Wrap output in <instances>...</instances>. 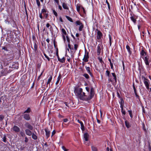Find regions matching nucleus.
Masks as SVG:
<instances>
[{
	"label": "nucleus",
	"mask_w": 151,
	"mask_h": 151,
	"mask_svg": "<svg viewBox=\"0 0 151 151\" xmlns=\"http://www.w3.org/2000/svg\"><path fill=\"white\" fill-rule=\"evenodd\" d=\"M83 89L82 88L78 87H75L74 89V92L76 95L79 98H83L81 93H82Z\"/></svg>",
	"instance_id": "nucleus-1"
},
{
	"label": "nucleus",
	"mask_w": 151,
	"mask_h": 151,
	"mask_svg": "<svg viewBox=\"0 0 151 151\" xmlns=\"http://www.w3.org/2000/svg\"><path fill=\"white\" fill-rule=\"evenodd\" d=\"M142 58L143 59L144 62L146 65V67L147 68L149 67V64L150 62V60L149 59V57L148 56H146L145 57H142Z\"/></svg>",
	"instance_id": "nucleus-2"
},
{
	"label": "nucleus",
	"mask_w": 151,
	"mask_h": 151,
	"mask_svg": "<svg viewBox=\"0 0 151 151\" xmlns=\"http://www.w3.org/2000/svg\"><path fill=\"white\" fill-rule=\"evenodd\" d=\"M94 94V89L92 88H91L89 95L86 98V100H89L93 97Z\"/></svg>",
	"instance_id": "nucleus-3"
},
{
	"label": "nucleus",
	"mask_w": 151,
	"mask_h": 151,
	"mask_svg": "<svg viewBox=\"0 0 151 151\" xmlns=\"http://www.w3.org/2000/svg\"><path fill=\"white\" fill-rule=\"evenodd\" d=\"M142 78L143 80L144 83L146 88L147 89H148L149 88V80L144 77L143 76H142Z\"/></svg>",
	"instance_id": "nucleus-4"
},
{
	"label": "nucleus",
	"mask_w": 151,
	"mask_h": 151,
	"mask_svg": "<svg viewBox=\"0 0 151 151\" xmlns=\"http://www.w3.org/2000/svg\"><path fill=\"white\" fill-rule=\"evenodd\" d=\"M22 116L24 119L27 121H29L31 119L30 116L29 114H24Z\"/></svg>",
	"instance_id": "nucleus-5"
},
{
	"label": "nucleus",
	"mask_w": 151,
	"mask_h": 151,
	"mask_svg": "<svg viewBox=\"0 0 151 151\" xmlns=\"http://www.w3.org/2000/svg\"><path fill=\"white\" fill-rule=\"evenodd\" d=\"M24 126L25 128H27V129H29L30 130H32L33 129V126L28 122H26L25 123Z\"/></svg>",
	"instance_id": "nucleus-6"
},
{
	"label": "nucleus",
	"mask_w": 151,
	"mask_h": 151,
	"mask_svg": "<svg viewBox=\"0 0 151 151\" xmlns=\"http://www.w3.org/2000/svg\"><path fill=\"white\" fill-rule=\"evenodd\" d=\"M110 72L108 70H107L106 71V74L107 76L109 78H108V81L109 83L111 82L112 83L113 82V80H112V78H111V77L110 76Z\"/></svg>",
	"instance_id": "nucleus-7"
},
{
	"label": "nucleus",
	"mask_w": 151,
	"mask_h": 151,
	"mask_svg": "<svg viewBox=\"0 0 151 151\" xmlns=\"http://www.w3.org/2000/svg\"><path fill=\"white\" fill-rule=\"evenodd\" d=\"M42 13L43 14L45 19L47 18L48 17V13L47 10L46 9H42Z\"/></svg>",
	"instance_id": "nucleus-8"
},
{
	"label": "nucleus",
	"mask_w": 151,
	"mask_h": 151,
	"mask_svg": "<svg viewBox=\"0 0 151 151\" xmlns=\"http://www.w3.org/2000/svg\"><path fill=\"white\" fill-rule=\"evenodd\" d=\"M88 58L89 56L88 55V52H85L84 57L83 59V60L85 62H87L88 61Z\"/></svg>",
	"instance_id": "nucleus-9"
},
{
	"label": "nucleus",
	"mask_w": 151,
	"mask_h": 151,
	"mask_svg": "<svg viewBox=\"0 0 151 151\" xmlns=\"http://www.w3.org/2000/svg\"><path fill=\"white\" fill-rule=\"evenodd\" d=\"M12 129L16 133L19 132L20 131V129L16 125H14V127L12 128Z\"/></svg>",
	"instance_id": "nucleus-10"
},
{
	"label": "nucleus",
	"mask_w": 151,
	"mask_h": 151,
	"mask_svg": "<svg viewBox=\"0 0 151 151\" xmlns=\"http://www.w3.org/2000/svg\"><path fill=\"white\" fill-rule=\"evenodd\" d=\"M45 132L46 136V137L47 138H48V137H49L50 135V130H49L47 128H45Z\"/></svg>",
	"instance_id": "nucleus-11"
},
{
	"label": "nucleus",
	"mask_w": 151,
	"mask_h": 151,
	"mask_svg": "<svg viewBox=\"0 0 151 151\" xmlns=\"http://www.w3.org/2000/svg\"><path fill=\"white\" fill-rule=\"evenodd\" d=\"M102 35V33L100 30H98L97 35V39L98 40L100 39Z\"/></svg>",
	"instance_id": "nucleus-12"
},
{
	"label": "nucleus",
	"mask_w": 151,
	"mask_h": 151,
	"mask_svg": "<svg viewBox=\"0 0 151 151\" xmlns=\"http://www.w3.org/2000/svg\"><path fill=\"white\" fill-rule=\"evenodd\" d=\"M97 53L98 55H99L101 52V49L100 45H99L97 47Z\"/></svg>",
	"instance_id": "nucleus-13"
},
{
	"label": "nucleus",
	"mask_w": 151,
	"mask_h": 151,
	"mask_svg": "<svg viewBox=\"0 0 151 151\" xmlns=\"http://www.w3.org/2000/svg\"><path fill=\"white\" fill-rule=\"evenodd\" d=\"M62 6L64 9L66 10H69L68 5L66 3L63 2L62 3Z\"/></svg>",
	"instance_id": "nucleus-14"
},
{
	"label": "nucleus",
	"mask_w": 151,
	"mask_h": 151,
	"mask_svg": "<svg viewBox=\"0 0 151 151\" xmlns=\"http://www.w3.org/2000/svg\"><path fill=\"white\" fill-rule=\"evenodd\" d=\"M85 68L87 72V73L89 74L90 76L92 77H93V76L92 74V73L90 71V68L89 67H88L87 66H85Z\"/></svg>",
	"instance_id": "nucleus-15"
},
{
	"label": "nucleus",
	"mask_w": 151,
	"mask_h": 151,
	"mask_svg": "<svg viewBox=\"0 0 151 151\" xmlns=\"http://www.w3.org/2000/svg\"><path fill=\"white\" fill-rule=\"evenodd\" d=\"M140 54L142 58V57H145L144 56H145L147 55L146 52L143 48L141 49V50L140 52Z\"/></svg>",
	"instance_id": "nucleus-16"
},
{
	"label": "nucleus",
	"mask_w": 151,
	"mask_h": 151,
	"mask_svg": "<svg viewBox=\"0 0 151 151\" xmlns=\"http://www.w3.org/2000/svg\"><path fill=\"white\" fill-rule=\"evenodd\" d=\"M81 95L82 96V99L81 98H79L81 100H86V98L87 97L85 95V93L84 92H83L81 93Z\"/></svg>",
	"instance_id": "nucleus-17"
},
{
	"label": "nucleus",
	"mask_w": 151,
	"mask_h": 151,
	"mask_svg": "<svg viewBox=\"0 0 151 151\" xmlns=\"http://www.w3.org/2000/svg\"><path fill=\"white\" fill-rule=\"evenodd\" d=\"M29 129H26L25 130V132L26 134L28 136H31L32 135V132Z\"/></svg>",
	"instance_id": "nucleus-18"
},
{
	"label": "nucleus",
	"mask_w": 151,
	"mask_h": 151,
	"mask_svg": "<svg viewBox=\"0 0 151 151\" xmlns=\"http://www.w3.org/2000/svg\"><path fill=\"white\" fill-rule=\"evenodd\" d=\"M78 122L81 124V129L82 131H83L85 130L84 127L83 123L82 121H80L79 120H77Z\"/></svg>",
	"instance_id": "nucleus-19"
},
{
	"label": "nucleus",
	"mask_w": 151,
	"mask_h": 151,
	"mask_svg": "<svg viewBox=\"0 0 151 151\" xmlns=\"http://www.w3.org/2000/svg\"><path fill=\"white\" fill-rule=\"evenodd\" d=\"M83 137H84V140L86 141H88V137H89V135L88 133H85L84 134Z\"/></svg>",
	"instance_id": "nucleus-20"
},
{
	"label": "nucleus",
	"mask_w": 151,
	"mask_h": 151,
	"mask_svg": "<svg viewBox=\"0 0 151 151\" xmlns=\"http://www.w3.org/2000/svg\"><path fill=\"white\" fill-rule=\"evenodd\" d=\"M61 31L62 32V35H67V32L64 28H62L61 29Z\"/></svg>",
	"instance_id": "nucleus-21"
},
{
	"label": "nucleus",
	"mask_w": 151,
	"mask_h": 151,
	"mask_svg": "<svg viewBox=\"0 0 151 151\" xmlns=\"http://www.w3.org/2000/svg\"><path fill=\"white\" fill-rule=\"evenodd\" d=\"M126 49H127L130 55L132 53V52L130 50V48L128 45H127L126 46Z\"/></svg>",
	"instance_id": "nucleus-22"
},
{
	"label": "nucleus",
	"mask_w": 151,
	"mask_h": 151,
	"mask_svg": "<svg viewBox=\"0 0 151 151\" xmlns=\"http://www.w3.org/2000/svg\"><path fill=\"white\" fill-rule=\"evenodd\" d=\"M111 74L113 77V78L112 79L113 80V81L114 80L115 81V82H116V75L114 73H111Z\"/></svg>",
	"instance_id": "nucleus-23"
},
{
	"label": "nucleus",
	"mask_w": 151,
	"mask_h": 151,
	"mask_svg": "<svg viewBox=\"0 0 151 151\" xmlns=\"http://www.w3.org/2000/svg\"><path fill=\"white\" fill-rule=\"evenodd\" d=\"M75 23L76 26L79 25L80 26L83 25V24L79 20H77L76 21Z\"/></svg>",
	"instance_id": "nucleus-24"
},
{
	"label": "nucleus",
	"mask_w": 151,
	"mask_h": 151,
	"mask_svg": "<svg viewBox=\"0 0 151 151\" xmlns=\"http://www.w3.org/2000/svg\"><path fill=\"white\" fill-rule=\"evenodd\" d=\"M131 15V16L130 17L131 20L134 24H135L136 22V20L135 19L134 17L133 16H132V14Z\"/></svg>",
	"instance_id": "nucleus-25"
},
{
	"label": "nucleus",
	"mask_w": 151,
	"mask_h": 151,
	"mask_svg": "<svg viewBox=\"0 0 151 151\" xmlns=\"http://www.w3.org/2000/svg\"><path fill=\"white\" fill-rule=\"evenodd\" d=\"M31 109L29 107L27 108V109L24 112V114H27V113H30L31 111Z\"/></svg>",
	"instance_id": "nucleus-26"
},
{
	"label": "nucleus",
	"mask_w": 151,
	"mask_h": 151,
	"mask_svg": "<svg viewBox=\"0 0 151 151\" xmlns=\"http://www.w3.org/2000/svg\"><path fill=\"white\" fill-rule=\"evenodd\" d=\"M52 77L51 76H50L48 79V81L47 83V85H48V84H50V83L52 80Z\"/></svg>",
	"instance_id": "nucleus-27"
},
{
	"label": "nucleus",
	"mask_w": 151,
	"mask_h": 151,
	"mask_svg": "<svg viewBox=\"0 0 151 151\" xmlns=\"http://www.w3.org/2000/svg\"><path fill=\"white\" fill-rule=\"evenodd\" d=\"M124 104V101L122 99H121V102L120 103V107L121 109H123V104Z\"/></svg>",
	"instance_id": "nucleus-28"
},
{
	"label": "nucleus",
	"mask_w": 151,
	"mask_h": 151,
	"mask_svg": "<svg viewBox=\"0 0 151 151\" xmlns=\"http://www.w3.org/2000/svg\"><path fill=\"white\" fill-rule=\"evenodd\" d=\"M65 58H64V57H63L61 59H60V58H59V60H58L60 62V63H64V62H65Z\"/></svg>",
	"instance_id": "nucleus-29"
},
{
	"label": "nucleus",
	"mask_w": 151,
	"mask_h": 151,
	"mask_svg": "<svg viewBox=\"0 0 151 151\" xmlns=\"http://www.w3.org/2000/svg\"><path fill=\"white\" fill-rule=\"evenodd\" d=\"M108 60L110 63V66H111V69H113V63L112 62L111 60L110 59H109Z\"/></svg>",
	"instance_id": "nucleus-30"
},
{
	"label": "nucleus",
	"mask_w": 151,
	"mask_h": 151,
	"mask_svg": "<svg viewBox=\"0 0 151 151\" xmlns=\"http://www.w3.org/2000/svg\"><path fill=\"white\" fill-rule=\"evenodd\" d=\"M32 138L33 139L35 140L37 139V137L35 134L34 133H32Z\"/></svg>",
	"instance_id": "nucleus-31"
},
{
	"label": "nucleus",
	"mask_w": 151,
	"mask_h": 151,
	"mask_svg": "<svg viewBox=\"0 0 151 151\" xmlns=\"http://www.w3.org/2000/svg\"><path fill=\"white\" fill-rule=\"evenodd\" d=\"M61 77L59 75L57 78V80L56 83V85L58 84L59 83L61 79Z\"/></svg>",
	"instance_id": "nucleus-32"
},
{
	"label": "nucleus",
	"mask_w": 151,
	"mask_h": 151,
	"mask_svg": "<svg viewBox=\"0 0 151 151\" xmlns=\"http://www.w3.org/2000/svg\"><path fill=\"white\" fill-rule=\"evenodd\" d=\"M98 59L99 60V61L100 63H101V64L103 65V64H104V62L102 60V59L101 58H100L99 57L98 58Z\"/></svg>",
	"instance_id": "nucleus-33"
},
{
	"label": "nucleus",
	"mask_w": 151,
	"mask_h": 151,
	"mask_svg": "<svg viewBox=\"0 0 151 151\" xmlns=\"http://www.w3.org/2000/svg\"><path fill=\"white\" fill-rule=\"evenodd\" d=\"M65 17L66 18L68 19V20L69 21L72 22H73V20L71 17L67 16H66Z\"/></svg>",
	"instance_id": "nucleus-34"
},
{
	"label": "nucleus",
	"mask_w": 151,
	"mask_h": 151,
	"mask_svg": "<svg viewBox=\"0 0 151 151\" xmlns=\"http://www.w3.org/2000/svg\"><path fill=\"white\" fill-rule=\"evenodd\" d=\"M125 125H126V127H127L128 128H129V127H130V126L129 124V122H128L127 121H125Z\"/></svg>",
	"instance_id": "nucleus-35"
},
{
	"label": "nucleus",
	"mask_w": 151,
	"mask_h": 151,
	"mask_svg": "<svg viewBox=\"0 0 151 151\" xmlns=\"http://www.w3.org/2000/svg\"><path fill=\"white\" fill-rule=\"evenodd\" d=\"M83 76L86 79H88L89 78V75L87 73H85Z\"/></svg>",
	"instance_id": "nucleus-36"
},
{
	"label": "nucleus",
	"mask_w": 151,
	"mask_h": 151,
	"mask_svg": "<svg viewBox=\"0 0 151 151\" xmlns=\"http://www.w3.org/2000/svg\"><path fill=\"white\" fill-rule=\"evenodd\" d=\"M83 27L84 26L83 24L80 26L78 30L80 31H82V30L83 29Z\"/></svg>",
	"instance_id": "nucleus-37"
},
{
	"label": "nucleus",
	"mask_w": 151,
	"mask_h": 151,
	"mask_svg": "<svg viewBox=\"0 0 151 151\" xmlns=\"http://www.w3.org/2000/svg\"><path fill=\"white\" fill-rule=\"evenodd\" d=\"M91 148L92 151H97V149L95 147L92 146L91 147Z\"/></svg>",
	"instance_id": "nucleus-38"
},
{
	"label": "nucleus",
	"mask_w": 151,
	"mask_h": 151,
	"mask_svg": "<svg viewBox=\"0 0 151 151\" xmlns=\"http://www.w3.org/2000/svg\"><path fill=\"white\" fill-rule=\"evenodd\" d=\"M128 112L129 114V115L130 116V117H131V118H132V117H133V116H132V111L129 110L128 111Z\"/></svg>",
	"instance_id": "nucleus-39"
},
{
	"label": "nucleus",
	"mask_w": 151,
	"mask_h": 151,
	"mask_svg": "<svg viewBox=\"0 0 151 151\" xmlns=\"http://www.w3.org/2000/svg\"><path fill=\"white\" fill-rule=\"evenodd\" d=\"M3 141L4 142H6V138L5 136H4L2 138Z\"/></svg>",
	"instance_id": "nucleus-40"
},
{
	"label": "nucleus",
	"mask_w": 151,
	"mask_h": 151,
	"mask_svg": "<svg viewBox=\"0 0 151 151\" xmlns=\"http://www.w3.org/2000/svg\"><path fill=\"white\" fill-rule=\"evenodd\" d=\"M52 12L54 15H55L56 17H57L58 15L57 12L54 10H53Z\"/></svg>",
	"instance_id": "nucleus-41"
},
{
	"label": "nucleus",
	"mask_w": 151,
	"mask_h": 151,
	"mask_svg": "<svg viewBox=\"0 0 151 151\" xmlns=\"http://www.w3.org/2000/svg\"><path fill=\"white\" fill-rule=\"evenodd\" d=\"M4 118V116L3 115H0V121H2Z\"/></svg>",
	"instance_id": "nucleus-42"
},
{
	"label": "nucleus",
	"mask_w": 151,
	"mask_h": 151,
	"mask_svg": "<svg viewBox=\"0 0 151 151\" xmlns=\"http://www.w3.org/2000/svg\"><path fill=\"white\" fill-rule=\"evenodd\" d=\"M44 55L45 56V57L49 61L50 60V58L48 56H47L45 53H44Z\"/></svg>",
	"instance_id": "nucleus-43"
},
{
	"label": "nucleus",
	"mask_w": 151,
	"mask_h": 151,
	"mask_svg": "<svg viewBox=\"0 0 151 151\" xmlns=\"http://www.w3.org/2000/svg\"><path fill=\"white\" fill-rule=\"evenodd\" d=\"M109 40L110 44V45L111 46V36L110 35H109Z\"/></svg>",
	"instance_id": "nucleus-44"
},
{
	"label": "nucleus",
	"mask_w": 151,
	"mask_h": 151,
	"mask_svg": "<svg viewBox=\"0 0 151 151\" xmlns=\"http://www.w3.org/2000/svg\"><path fill=\"white\" fill-rule=\"evenodd\" d=\"M78 45H77V44H75L74 45V49L75 50V51L77 49V48H78Z\"/></svg>",
	"instance_id": "nucleus-45"
},
{
	"label": "nucleus",
	"mask_w": 151,
	"mask_h": 151,
	"mask_svg": "<svg viewBox=\"0 0 151 151\" xmlns=\"http://www.w3.org/2000/svg\"><path fill=\"white\" fill-rule=\"evenodd\" d=\"M37 4L38 6H40V4L39 0H36Z\"/></svg>",
	"instance_id": "nucleus-46"
},
{
	"label": "nucleus",
	"mask_w": 151,
	"mask_h": 151,
	"mask_svg": "<svg viewBox=\"0 0 151 151\" xmlns=\"http://www.w3.org/2000/svg\"><path fill=\"white\" fill-rule=\"evenodd\" d=\"M20 133L22 137H24V136L25 134L23 132L21 131L20 132Z\"/></svg>",
	"instance_id": "nucleus-47"
},
{
	"label": "nucleus",
	"mask_w": 151,
	"mask_h": 151,
	"mask_svg": "<svg viewBox=\"0 0 151 151\" xmlns=\"http://www.w3.org/2000/svg\"><path fill=\"white\" fill-rule=\"evenodd\" d=\"M106 2L107 4V5H108V8L109 9H110V4L108 2L107 0H106Z\"/></svg>",
	"instance_id": "nucleus-48"
},
{
	"label": "nucleus",
	"mask_w": 151,
	"mask_h": 151,
	"mask_svg": "<svg viewBox=\"0 0 151 151\" xmlns=\"http://www.w3.org/2000/svg\"><path fill=\"white\" fill-rule=\"evenodd\" d=\"M122 112V114L124 115H125L126 114V111L125 110H124L123 109H121Z\"/></svg>",
	"instance_id": "nucleus-49"
},
{
	"label": "nucleus",
	"mask_w": 151,
	"mask_h": 151,
	"mask_svg": "<svg viewBox=\"0 0 151 151\" xmlns=\"http://www.w3.org/2000/svg\"><path fill=\"white\" fill-rule=\"evenodd\" d=\"M56 132L55 130H54L52 133L51 137H52L55 133Z\"/></svg>",
	"instance_id": "nucleus-50"
},
{
	"label": "nucleus",
	"mask_w": 151,
	"mask_h": 151,
	"mask_svg": "<svg viewBox=\"0 0 151 151\" xmlns=\"http://www.w3.org/2000/svg\"><path fill=\"white\" fill-rule=\"evenodd\" d=\"M34 49H35V51H36L37 50V45L36 43H35L34 45Z\"/></svg>",
	"instance_id": "nucleus-51"
},
{
	"label": "nucleus",
	"mask_w": 151,
	"mask_h": 151,
	"mask_svg": "<svg viewBox=\"0 0 151 151\" xmlns=\"http://www.w3.org/2000/svg\"><path fill=\"white\" fill-rule=\"evenodd\" d=\"M66 38L67 41L68 42V43H70V40L68 37V36H66Z\"/></svg>",
	"instance_id": "nucleus-52"
},
{
	"label": "nucleus",
	"mask_w": 151,
	"mask_h": 151,
	"mask_svg": "<svg viewBox=\"0 0 151 151\" xmlns=\"http://www.w3.org/2000/svg\"><path fill=\"white\" fill-rule=\"evenodd\" d=\"M65 36V35H62L63 38V40H64V42H65V41H66Z\"/></svg>",
	"instance_id": "nucleus-53"
},
{
	"label": "nucleus",
	"mask_w": 151,
	"mask_h": 151,
	"mask_svg": "<svg viewBox=\"0 0 151 151\" xmlns=\"http://www.w3.org/2000/svg\"><path fill=\"white\" fill-rule=\"evenodd\" d=\"M42 14V11L41 12V13L39 14V17L41 19H42L43 18Z\"/></svg>",
	"instance_id": "nucleus-54"
},
{
	"label": "nucleus",
	"mask_w": 151,
	"mask_h": 151,
	"mask_svg": "<svg viewBox=\"0 0 151 151\" xmlns=\"http://www.w3.org/2000/svg\"><path fill=\"white\" fill-rule=\"evenodd\" d=\"M68 46L70 49H73V48H72L71 47V45L70 43L68 44Z\"/></svg>",
	"instance_id": "nucleus-55"
},
{
	"label": "nucleus",
	"mask_w": 151,
	"mask_h": 151,
	"mask_svg": "<svg viewBox=\"0 0 151 151\" xmlns=\"http://www.w3.org/2000/svg\"><path fill=\"white\" fill-rule=\"evenodd\" d=\"M56 56L57 57V58H58V60H59V58H60L59 57V55H58V51H57V52H56Z\"/></svg>",
	"instance_id": "nucleus-56"
},
{
	"label": "nucleus",
	"mask_w": 151,
	"mask_h": 151,
	"mask_svg": "<svg viewBox=\"0 0 151 151\" xmlns=\"http://www.w3.org/2000/svg\"><path fill=\"white\" fill-rule=\"evenodd\" d=\"M55 2L56 3L57 5H59V0H54Z\"/></svg>",
	"instance_id": "nucleus-57"
},
{
	"label": "nucleus",
	"mask_w": 151,
	"mask_h": 151,
	"mask_svg": "<svg viewBox=\"0 0 151 151\" xmlns=\"http://www.w3.org/2000/svg\"><path fill=\"white\" fill-rule=\"evenodd\" d=\"M133 87L134 90V92H135V91H136V90L134 83L133 84Z\"/></svg>",
	"instance_id": "nucleus-58"
},
{
	"label": "nucleus",
	"mask_w": 151,
	"mask_h": 151,
	"mask_svg": "<svg viewBox=\"0 0 151 151\" xmlns=\"http://www.w3.org/2000/svg\"><path fill=\"white\" fill-rule=\"evenodd\" d=\"M25 140H24L25 142H27L28 141V139L27 137H25Z\"/></svg>",
	"instance_id": "nucleus-59"
},
{
	"label": "nucleus",
	"mask_w": 151,
	"mask_h": 151,
	"mask_svg": "<svg viewBox=\"0 0 151 151\" xmlns=\"http://www.w3.org/2000/svg\"><path fill=\"white\" fill-rule=\"evenodd\" d=\"M58 5V7L59 9L60 10H62V8L61 6L59 4V5Z\"/></svg>",
	"instance_id": "nucleus-60"
},
{
	"label": "nucleus",
	"mask_w": 151,
	"mask_h": 151,
	"mask_svg": "<svg viewBox=\"0 0 151 151\" xmlns=\"http://www.w3.org/2000/svg\"><path fill=\"white\" fill-rule=\"evenodd\" d=\"M148 149L150 151H151V146L150 144L149 145Z\"/></svg>",
	"instance_id": "nucleus-61"
},
{
	"label": "nucleus",
	"mask_w": 151,
	"mask_h": 151,
	"mask_svg": "<svg viewBox=\"0 0 151 151\" xmlns=\"http://www.w3.org/2000/svg\"><path fill=\"white\" fill-rule=\"evenodd\" d=\"M2 49L4 50H6V51H8L7 48L6 47H3V48H2Z\"/></svg>",
	"instance_id": "nucleus-62"
},
{
	"label": "nucleus",
	"mask_w": 151,
	"mask_h": 151,
	"mask_svg": "<svg viewBox=\"0 0 151 151\" xmlns=\"http://www.w3.org/2000/svg\"><path fill=\"white\" fill-rule=\"evenodd\" d=\"M134 93H135V95L136 96V97L137 98H139V96H138V95L137 94V92H136V91H135V92H134Z\"/></svg>",
	"instance_id": "nucleus-63"
},
{
	"label": "nucleus",
	"mask_w": 151,
	"mask_h": 151,
	"mask_svg": "<svg viewBox=\"0 0 151 151\" xmlns=\"http://www.w3.org/2000/svg\"><path fill=\"white\" fill-rule=\"evenodd\" d=\"M68 120V119H66H66H63V122H67Z\"/></svg>",
	"instance_id": "nucleus-64"
}]
</instances>
